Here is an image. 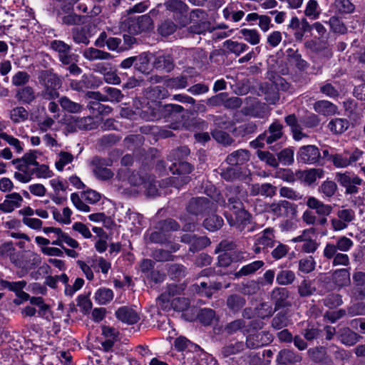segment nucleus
I'll return each instance as SVG.
<instances>
[{
  "instance_id": "nucleus-1",
  "label": "nucleus",
  "mask_w": 365,
  "mask_h": 365,
  "mask_svg": "<svg viewBox=\"0 0 365 365\" xmlns=\"http://www.w3.org/2000/svg\"><path fill=\"white\" fill-rule=\"evenodd\" d=\"M37 80L43 88L38 93V96L47 101H53L59 97L58 89L62 86V80L52 68L38 71Z\"/></svg>"
},
{
  "instance_id": "nucleus-2",
  "label": "nucleus",
  "mask_w": 365,
  "mask_h": 365,
  "mask_svg": "<svg viewBox=\"0 0 365 365\" xmlns=\"http://www.w3.org/2000/svg\"><path fill=\"white\" fill-rule=\"evenodd\" d=\"M283 125L278 120L274 121L269 125L268 128L260 134L256 140H253L251 144L255 148H264V145H269V148L272 151H277L280 148L278 143H274L280 140L284 135Z\"/></svg>"
},
{
  "instance_id": "nucleus-3",
  "label": "nucleus",
  "mask_w": 365,
  "mask_h": 365,
  "mask_svg": "<svg viewBox=\"0 0 365 365\" xmlns=\"http://www.w3.org/2000/svg\"><path fill=\"white\" fill-rule=\"evenodd\" d=\"M242 187L240 185H230L226 188L225 199L217 200V202L223 207L228 208L233 213L245 208L241 200Z\"/></svg>"
},
{
  "instance_id": "nucleus-4",
  "label": "nucleus",
  "mask_w": 365,
  "mask_h": 365,
  "mask_svg": "<svg viewBox=\"0 0 365 365\" xmlns=\"http://www.w3.org/2000/svg\"><path fill=\"white\" fill-rule=\"evenodd\" d=\"M180 356L183 365H210V364L215 365V361L206 352L202 351L199 346L197 350L188 349L181 353Z\"/></svg>"
},
{
  "instance_id": "nucleus-5",
  "label": "nucleus",
  "mask_w": 365,
  "mask_h": 365,
  "mask_svg": "<svg viewBox=\"0 0 365 365\" xmlns=\"http://www.w3.org/2000/svg\"><path fill=\"white\" fill-rule=\"evenodd\" d=\"M185 209L189 214L198 216L212 211L215 203L206 197H195L189 200Z\"/></svg>"
},
{
  "instance_id": "nucleus-6",
  "label": "nucleus",
  "mask_w": 365,
  "mask_h": 365,
  "mask_svg": "<svg viewBox=\"0 0 365 365\" xmlns=\"http://www.w3.org/2000/svg\"><path fill=\"white\" fill-rule=\"evenodd\" d=\"M297 160L304 164H319L322 160L320 150L314 145L302 146L297 153Z\"/></svg>"
},
{
  "instance_id": "nucleus-7",
  "label": "nucleus",
  "mask_w": 365,
  "mask_h": 365,
  "mask_svg": "<svg viewBox=\"0 0 365 365\" xmlns=\"http://www.w3.org/2000/svg\"><path fill=\"white\" fill-rule=\"evenodd\" d=\"M51 48L58 53L59 61L63 65H68L73 60L78 58V56L72 53L70 45L61 40H53L50 44Z\"/></svg>"
},
{
  "instance_id": "nucleus-8",
  "label": "nucleus",
  "mask_w": 365,
  "mask_h": 365,
  "mask_svg": "<svg viewBox=\"0 0 365 365\" xmlns=\"http://www.w3.org/2000/svg\"><path fill=\"white\" fill-rule=\"evenodd\" d=\"M231 214L225 212L224 215L230 227H235L240 232H242L245 227L251 222L252 215L245 208Z\"/></svg>"
},
{
  "instance_id": "nucleus-9",
  "label": "nucleus",
  "mask_w": 365,
  "mask_h": 365,
  "mask_svg": "<svg viewBox=\"0 0 365 365\" xmlns=\"http://www.w3.org/2000/svg\"><path fill=\"white\" fill-rule=\"evenodd\" d=\"M364 155L363 151L356 149L351 153L345 152L342 154L330 155L329 160L336 168H345L359 161Z\"/></svg>"
},
{
  "instance_id": "nucleus-10",
  "label": "nucleus",
  "mask_w": 365,
  "mask_h": 365,
  "mask_svg": "<svg viewBox=\"0 0 365 365\" xmlns=\"http://www.w3.org/2000/svg\"><path fill=\"white\" fill-rule=\"evenodd\" d=\"M290 292L284 287L274 288L270 294V299L274 305V311H278L281 309H289L292 307V302L289 299Z\"/></svg>"
},
{
  "instance_id": "nucleus-11",
  "label": "nucleus",
  "mask_w": 365,
  "mask_h": 365,
  "mask_svg": "<svg viewBox=\"0 0 365 365\" xmlns=\"http://www.w3.org/2000/svg\"><path fill=\"white\" fill-rule=\"evenodd\" d=\"M353 287L350 297L355 301L365 299V272L356 271L352 274Z\"/></svg>"
},
{
  "instance_id": "nucleus-12",
  "label": "nucleus",
  "mask_w": 365,
  "mask_h": 365,
  "mask_svg": "<svg viewBox=\"0 0 365 365\" xmlns=\"http://www.w3.org/2000/svg\"><path fill=\"white\" fill-rule=\"evenodd\" d=\"M274 336L269 331H262L247 336L245 345L248 349H255L270 344Z\"/></svg>"
},
{
  "instance_id": "nucleus-13",
  "label": "nucleus",
  "mask_w": 365,
  "mask_h": 365,
  "mask_svg": "<svg viewBox=\"0 0 365 365\" xmlns=\"http://www.w3.org/2000/svg\"><path fill=\"white\" fill-rule=\"evenodd\" d=\"M323 255L327 259H333L332 265L334 267L340 265L348 266L350 264L349 256L346 254L336 252L332 243L326 244Z\"/></svg>"
},
{
  "instance_id": "nucleus-14",
  "label": "nucleus",
  "mask_w": 365,
  "mask_h": 365,
  "mask_svg": "<svg viewBox=\"0 0 365 365\" xmlns=\"http://www.w3.org/2000/svg\"><path fill=\"white\" fill-rule=\"evenodd\" d=\"M153 28V19L149 15L145 14L130 21L128 26V31L133 34H138L142 32L149 31L152 30Z\"/></svg>"
},
{
  "instance_id": "nucleus-15",
  "label": "nucleus",
  "mask_w": 365,
  "mask_h": 365,
  "mask_svg": "<svg viewBox=\"0 0 365 365\" xmlns=\"http://www.w3.org/2000/svg\"><path fill=\"white\" fill-rule=\"evenodd\" d=\"M336 179L341 186L346 187V192L348 194L356 193L358 188L356 185H361L362 182L358 176H351L346 173H337Z\"/></svg>"
},
{
  "instance_id": "nucleus-16",
  "label": "nucleus",
  "mask_w": 365,
  "mask_h": 365,
  "mask_svg": "<svg viewBox=\"0 0 365 365\" xmlns=\"http://www.w3.org/2000/svg\"><path fill=\"white\" fill-rule=\"evenodd\" d=\"M269 211L277 216L287 217L293 215L296 212L294 205L287 200L270 204Z\"/></svg>"
},
{
  "instance_id": "nucleus-17",
  "label": "nucleus",
  "mask_w": 365,
  "mask_h": 365,
  "mask_svg": "<svg viewBox=\"0 0 365 365\" xmlns=\"http://www.w3.org/2000/svg\"><path fill=\"white\" fill-rule=\"evenodd\" d=\"M324 172L321 168H311L305 170H297L296 176L307 185H312L317 179L322 178Z\"/></svg>"
},
{
  "instance_id": "nucleus-18",
  "label": "nucleus",
  "mask_w": 365,
  "mask_h": 365,
  "mask_svg": "<svg viewBox=\"0 0 365 365\" xmlns=\"http://www.w3.org/2000/svg\"><path fill=\"white\" fill-rule=\"evenodd\" d=\"M302 360V356L299 354L289 349L279 351L276 359L277 363L279 365H294L300 363Z\"/></svg>"
},
{
  "instance_id": "nucleus-19",
  "label": "nucleus",
  "mask_w": 365,
  "mask_h": 365,
  "mask_svg": "<svg viewBox=\"0 0 365 365\" xmlns=\"http://www.w3.org/2000/svg\"><path fill=\"white\" fill-rule=\"evenodd\" d=\"M277 187L270 183L252 184L250 192L252 196L261 195L266 197H272L276 195Z\"/></svg>"
},
{
  "instance_id": "nucleus-20",
  "label": "nucleus",
  "mask_w": 365,
  "mask_h": 365,
  "mask_svg": "<svg viewBox=\"0 0 365 365\" xmlns=\"http://www.w3.org/2000/svg\"><path fill=\"white\" fill-rule=\"evenodd\" d=\"M116 317L123 323L128 324H136L140 320L138 313L128 307H121L115 312Z\"/></svg>"
},
{
  "instance_id": "nucleus-21",
  "label": "nucleus",
  "mask_w": 365,
  "mask_h": 365,
  "mask_svg": "<svg viewBox=\"0 0 365 365\" xmlns=\"http://www.w3.org/2000/svg\"><path fill=\"white\" fill-rule=\"evenodd\" d=\"M250 153L246 149H239L229 154L225 161L231 166L242 165L250 160Z\"/></svg>"
},
{
  "instance_id": "nucleus-22",
  "label": "nucleus",
  "mask_w": 365,
  "mask_h": 365,
  "mask_svg": "<svg viewBox=\"0 0 365 365\" xmlns=\"http://www.w3.org/2000/svg\"><path fill=\"white\" fill-rule=\"evenodd\" d=\"M290 317L289 309H282L272 318L271 327L276 330L284 329L291 324Z\"/></svg>"
},
{
  "instance_id": "nucleus-23",
  "label": "nucleus",
  "mask_w": 365,
  "mask_h": 365,
  "mask_svg": "<svg viewBox=\"0 0 365 365\" xmlns=\"http://www.w3.org/2000/svg\"><path fill=\"white\" fill-rule=\"evenodd\" d=\"M306 205L309 209L315 210L317 214L324 217L328 216L332 210V207L331 205L324 204L323 202L313 196L307 197Z\"/></svg>"
},
{
  "instance_id": "nucleus-24",
  "label": "nucleus",
  "mask_w": 365,
  "mask_h": 365,
  "mask_svg": "<svg viewBox=\"0 0 365 365\" xmlns=\"http://www.w3.org/2000/svg\"><path fill=\"white\" fill-rule=\"evenodd\" d=\"M22 197L17 192H13L6 196V200L0 204V210L4 212H11L16 207L21 206Z\"/></svg>"
},
{
  "instance_id": "nucleus-25",
  "label": "nucleus",
  "mask_w": 365,
  "mask_h": 365,
  "mask_svg": "<svg viewBox=\"0 0 365 365\" xmlns=\"http://www.w3.org/2000/svg\"><path fill=\"white\" fill-rule=\"evenodd\" d=\"M332 282L339 288L349 286L351 283L350 272L348 269H339L331 274Z\"/></svg>"
},
{
  "instance_id": "nucleus-26",
  "label": "nucleus",
  "mask_w": 365,
  "mask_h": 365,
  "mask_svg": "<svg viewBox=\"0 0 365 365\" xmlns=\"http://www.w3.org/2000/svg\"><path fill=\"white\" fill-rule=\"evenodd\" d=\"M164 6L167 11H169L175 15L186 16L188 11V6L181 0H168L164 3Z\"/></svg>"
},
{
  "instance_id": "nucleus-27",
  "label": "nucleus",
  "mask_w": 365,
  "mask_h": 365,
  "mask_svg": "<svg viewBox=\"0 0 365 365\" xmlns=\"http://www.w3.org/2000/svg\"><path fill=\"white\" fill-rule=\"evenodd\" d=\"M284 121L289 127L291 128V131L293 135V138L295 140H300L304 137H307V135L302 132L301 125L297 118L295 114H290L284 118Z\"/></svg>"
},
{
  "instance_id": "nucleus-28",
  "label": "nucleus",
  "mask_w": 365,
  "mask_h": 365,
  "mask_svg": "<svg viewBox=\"0 0 365 365\" xmlns=\"http://www.w3.org/2000/svg\"><path fill=\"white\" fill-rule=\"evenodd\" d=\"M314 110L323 115H333L337 113V106L329 101H318L314 104Z\"/></svg>"
},
{
  "instance_id": "nucleus-29",
  "label": "nucleus",
  "mask_w": 365,
  "mask_h": 365,
  "mask_svg": "<svg viewBox=\"0 0 365 365\" xmlns=\"http://www.w3.org/2000/svg\"><path fill=\"white\" fill-rule=\"evenodd\" d=\"M349 121L346 118H335L331 119L327 128L334 135H340L344 133L349 128Z\"/></svg>"
},
{
  "instance_id": "nucleus-30",
  "label": "nucleus",
  "mask_w": 365,
  "mask_h": 365,
  "mask_svg": "<svg viewBox=\"0 0 365 365\" xmlns=\"http://www.w3.org/2000/svg\"><path fill=\"white\" fill-rule=\"evenodd\" d=\"M362 337L351 330L349 328H344L339 332V341L346 346H353L356 344Z\"/></svg>"
},
{
  "instance_id": "nucleus-31",
  "label": "nucleus",
  "mask_w": 365,
  "mask_h": 365,
  "mask_svg": "<svg viewBox=\"0 0 365 365\" xmlns=\"http://www.w3.org/2000/svg\"><path fill=\"white\" fill-rule=\"evenodd\" d=\"M197 319L203 326H210L213 322H217L219 317L215 310L210 308H204L199 310Z\"/></svg>"
},
{
  "instance_id": "nucleus-32",
  "label": "nucleus",
  "mask_w": 365,
  "mask_h": 365,
  "mask_svg": "<svg viewBox=\"0 0 365 365\" xmlns=\"http://www.w3.org/2000/svg\"><path fill=\"white\" fill-rule=\"evenodd\" d=\"M150 61L149 53L145 52L141 53L138 56H135L134 68L142 73L148 74L151 71Z\"/></svg>"
},
{
  "instance_id": "nucleus-33",
  "label": "nucleus",
  "mask_w": 365,
  "mask_h": 365,
  "mask_svg": "<svg viewBox=\"0 0 365 365\" xmlns=\"http://www.w3.org/2000/svg\"><path fill=\"white\" fill-rule=\"evenodd\" d=\"M153 67L157 70L169 73L175 67L173 58L170 55L159 56L153 61Z\"/></svg>"
},
{
  "instance_id": "nucleus-34",
  "label": "nucleus",
  "mask_w": 365,
  "mask_h": 365,
  "mask_svg": "<svg viewBox=\"0 0 365 365\" xmlns=\"http://www.w3.org/2000/svg\"><path fill=\"white\" fill-rule=\"evenodd\" d=\"M83 56L90 61L108 60L113 58L110 53L93 47L86 48L83 52Z\"/></svg>"
},
{
  "instance_id": "nucleus-35",
  "label": "nucleus",
  "mask_w": 365,
  "mask_h": 365,
  "mask_svg": "<svg viewBox=\"0 0 365 365\" xmlns=\"http://www.w3.org/2000/svg\"><path fill=\"white\" fill-rule=\"evenodd\" d=\"M224 225L223 218L216 214L208 215L202 222V226L210 232L219 230Z\"/></svg>"
},
{
  "instance_id": "nucleus-36",
  "label": "nucleus",
  "mask_w": 365,
  "mask_h": 365,
  "mask_svg": "<svg viewBox=\"0 0 365 365\" xmlns=\"http://www.w3.org/2000/svg\"><path fill=\"white\" fill-rule=\"evenodd\" d=\"M36 150H31L29 153L24 154L22 157L23 164H19L16 166V169L24 173H28L31 171L29 167L31 165H38V163L36 161Z\"/></svg>"
},
{
  "instance_id": "nucleus-37",
  "label": "nucleus",
  "mask_w": 365,
  "mask_h": 365,
  "mask_svg": "<svg viewBox=\"0 0 365 365\" xmlns=\"http://www.w3.org/2000/svg\"><path fill=\"white\" fill-rule=\"evenodd\" d=\"M145 96L155 103L157 101L166 98L168 96V91L160 86L150 87L145 90Z\"/></svg>"
},
{
  "instance_id": "nucleus-38",
  "label": "nucleus",
  "mask_w": 365,
  "mask_h": 365,
  "mask_svg": "<svg viewBox=\"0 0 365 365\" xmlns=\"http://www.w3.org/2000/svg\"><path fill=\"white\" fill-rule=\"evenodd\" d=\"M192 25L187 28V31L189 34H205L206 31L211 32L214 30V28H212L211 24L209 21H191Z\"/></svg>"
},
{
  "instance_id": "nucleus-39",
  "label": "nucleus",
  "mask_w": 365,
  "mask_h": 365,
  "mask_svg": "<svg viewBox=\"0 0 365 365\" xmlns=\"http://www.w3.org/2000/svg\"><path fill=\"white\" fill-rule=\"evenodd\" d=\"M246 304L245 299L237 294H230L226 300L227 308L233 313L238 312Z\"/></svg>"
},
{
  "instance_id": "nucleus-40",
  "label": "nucleus",
  "mask_w": 365,
  "mask_h": 365,
  "mask_svg": "<svg viewBox=\"0 0 365 365\" xmlns=\"http://www.w3.org/2000/svg\"><path fill=\"white\" fill-rule=\"evenodd\" d=\"M161 118L170 119L175 116L176 114L181 113L184 111V108L178 104L169 103L161 105Z\"/></svg>"
},
{
  "instance_id": "nucleus-41",
  "label": "nucleus",
  "mask_w": 365,
  "mask_h": 365,
  "mask_svg": "<svg viewBox=\"0 0 365 365\" xmlns=\"http://www.w3.org/2000/svg\"><path fill=\"white\" fill-rule=\"evenodd\" d=\"M16 98L24 103L30 104L36 98L34 88L30 86H24L16 91Z\"/></svg>"
},
{
  "instance_id": "nucleus-42",
  "label": "nucleus",
  "mask_w": 365,
  "mask_h": 365,
  "mask_svg": "<svg viewBox=\"0 0 365 365\" xmlns=\"http://www.w3.org/2000/svg\"><path fill=\"white\" fill-rule=\"evenodd\" d=\"M264 264L262 260H257L250 263L247 265L243 266L235 275L236 277H240L242 276H247L255 273L258 269L263 267Z\"/></svg>"
},
{
  "instance_id": "nucleus-43",
  "label": "nucleus",
  "mask_w": 365,
  "mask_h": 365,
  "mask_svg": "<svg viewBox=\"0 0 365 365\" xmlns=\"http://www.w3.org/2000/svg\"><path fill=\"white\" fill-rule=\"evenodd\" d=\"M247 324L244 319H237L227 323L223 327V331L227 335H232L238 331L245 330Z\"/></svg>"
},
{
  "instance_id": "nucleus-44",
  "label": "nucleus",
  "mask_w": 365,
  "mask_h": 365,
  "mask_svg": "<svg viewBox=\"0 0 365 365\" xmlns=\"http://www.w3.org/2000/svg\"><path fill=\"white\" fill-rule=\"evenodd\" d=\"M160 102L158 101L155 103V107H145L143 110V117L147 120H156L161 119Z\"/></svg>"
},
{
  "instance_id": "nucleus-45",
  "label": "nucleus",
  "mask_w": 365,
  "mask_h": 365,
  "mask_svg": "<svg viewBox=\"0 0 365 365\" xmlns=\"http://www.w3.org/2000/svg\"><path fill=\"white\" fill-rule=\"evenodd\" d=\"M73 123L75 126L81 130H93L97 127V123L93 118L91 116L73 118Z\"/></svg>"
},
{
  "instance_id": "nucleus-46",
  "label": "nucleus",
  "mask_w": 365,
  "mask_h": 365,
  "mask_svg": "<svg viewBox=\"0 0 365 365\" xmlns=\"http://www.w3.org/2000/svg\"><path fill=\"white\" fill-rule=\"evenodd\" d=\"M287 58L289 61L297 67L299 70H304L308 67V63L306 61L302 58V56L297 51L289 49L287 51Z\"/></svg>"
},
{
  "instance_id": "nucleus-47",
  "label": "nucleus",
  "mask_w": 365,
  "mask_h": 365,
  "mask_svg": "<svg viewBox=\"0 0 365 365\" xmlns=\"http://www.w3.org/2000/svg\"><path fill=\"white\" fill-rule=\"evenodd\" d=\"M150 174L143 170L133 171L128 177V182L133 186L144 185Z\"/></svg>"
},
{
  "instance_id": "nucleus-48",
  "label": "nucleus",
  "mask_w": 365,
  "mask_h": 365,
  "mask_svg": "<svg viewBox=\"0 0 365 365\" xmlns=\"http://www.w3.org/2000/svg\"><path fill=\"white\" fill-rule=\"evenodd\" d=\"M58 102L62 108L68 113H80L83 109L82 105L72 101L66 96L61 97Z\"/></svg>"
},
{
  "instance_id": "nucleus-49",
  "label": "nucleus",
  "mask_w": 365,
  "mask_h": 365,
  "mask_svg": "<svg viewBox=\"0 0 365 365\" xmlns=\"http://www.w3.org/2000/svg\"><path fill=\"white\" fill-rule=\"evenodd\" d=\"M156 229L165 232L166 234L171 231H178L180 229V224L172 218L159 221L156 225Z\"/></svg>"
},
{
  "instance_id": "nucleus-50",
  "label": "nucleus",
  "mask_w": 365,
  "mask_h": 365,
  "mask_svg": "<svg viewBox=\"0 0 365 365\" xmlns=\"http://www.w3.org/2000/svg\"><path fill=\"white\" fill-rule=\"evenodd\" d=\"M61 23L66 26H76L84 23L85 16L78 15L74 11L67 14L58 19Z\"/></svg>"
},
{
  "instance_id": "nucleus-51",
  "label": "nucleus",
  "mask_w": 365,
  "mask_h": 365,
  "mask_svg": "<svg viewBox=\"0 0 365 365\" xmlns=\"http://www.w3.org/2000/svg\"><path fill=\"white\" fill-rule=\"evenodd\" d=\"M145 194L149 197H155L158 195V182L155 180V176L150 174L144 185Z\"/></svg>"
},
{
  "instance_id": "nucleus-52",
  "label": "nucleus",
  "mask_w": 365,
  "mask_h": 365,
  "mask_svg": "<svg viewBox=\"0 0 365 365\" xmlns=\"http://www.w3.org/2000/svg\"><path fill=\"white\" fill-rule=\"evenodd\" d=\"M169 169L173 174H175V171H177L180 175H187L193 170L194 167L187 162L180 161L178 163H173V165L170 166Z\"/></svg>"
},
{
  "instance_id": "nucleus-53",
  "label": "nucleus",
  "mask_w": 365,
  "mask_h": 365,
  "mask_svg": "<svg viewBox=\"0 0 365 365\" xmlns=\"http://www.w3.org/2000/svg\"><path fill=\"white\" fill-rule=\"evenodd\" d=\"M219 174L222 178L228 182H232L240 178L241 172L232 166L220 168Z\"/></svg>"
},
{
  "instance_id": "nucleus-54",
  "label": "nucleus",
  "mask_w": 365,
  "mask_h": 365,
  "mask_svg": "<svg viewBox=\"0 0 365 365\" xmlns=\"http://www.w3.org/2000/svg\"><path fill=\"white\" fill-rule=\"evenodd\" d=\"M113 298V292L110 289L100 288L95 294V299L99 304H106Z\"/></svg>"
},
{
  "instance_id": "nucleus-55",
  "label": "nucleus",
  "mask_w": 365,
  "mask_h": 365,
  "mask_svg": "<svg viewBox=\"0 0 365 365\" xmlns=\"http://www.w3.org/2000/svg\"><path fill=\"white\" fill-rule=\"evenodd\" d=\"M184 290L182 285L175 284H169L166 290L161 294L159 299L163 302L169 301L170 297L180 294Z\"/></svg>"
},
{
  "instance_id": "nucleus-56",
  "label": "nucleus",
  "mask_w": 365,
  "mask_h": 365,
  "mask_svg": "<svg viewBox=\"0 0 365 365\" xmlns=\"http://www.w3.org/2000/svg\"><path fill=\"white\" fill-rule=\"evenodd\" d=\"M212 138L219 143L223 145L224 146L231 145L235 140L230 135L229 133L220 130H215L212 133Z\"/></svg>"
},
{
  "instance_id": "nucleus-57",
  "label": "nucleus",
  "mask_w": 365,
  "mask_h": 365,
  "mask_svg": "<svg viewBox=\"0 0 365 365\" xmlns=\"http://www.w3.org/2000/svg\"><path fill=\"white\" fill-rule=\"evenodd\" d=\"M210 243L211 242L207 237H197L195 235L192 245L190 246L189 251L193 253L198 252L209 246Z\"/></svg>"
},
{
  "instance_id": "nucleus-58",
  "label": "nucleus",
  "mask_w": 365,
  "mask_h": 365,
  "mask_svg": "<svg viewBox=\"0 0 365 365\" xmlns=\"http://www.w3.org/2000/svg\"><path fill=\"white\" fill-rule=\"evenodd\" d=\"M173 345L175 349L181 353L185 351V350H187L188 349H198L197 345L192 344L184 336H179L176 338L174 341Z\"/></svg>"
},
{
  "instance_id": "nucleus-59",
  "label": "nucleus",
  "mask_w": 365,
  "mask_h": 365,
  "mask_svg": "<svg viewBox=\"0 0 365 365\" xmlns=\"http://www.w3.org/2000/svg\"><path fill=\"white\" fill-rule=\"evenodd\" d=\"M177 29V25L170 19H166L160 23L158 27V32L163 36L173 34Z\"/></svg>"
},
{
  "instance_id": "nucleus-60",
  "label": "nucleus",
  "mask_w": 365,
  "mask_h": 365,
  "mask_svg": "<svg viewBox=\"0 0 365 365\" xmlns=\"http://www.w3.org/2000/svg\"><path fill=\"white\" fill-rule=\"evenodd\" d=\"M70 88L78 92H84L91 88V82L88 78L84 75L81 80H71L69 83Z\"/></svg>"
},
{
  "instance_id": "nucleus-61",
  "label": "nucleus",
  "mask_w": 365,
  "mask_h": 365,
  "mask_svg": "<svg viewBox=\"0 0 365 365\" xmlns=\"http://www.w3.org/2000/svg\"><path fill=\"white\" fill-rule=\"evenodd\" d=\"M274 229L266 228L262 232V235L257 239V243L265 247H272L274 244Z\"/></svg>"
},
{
  "instance_id": "nucleus-62",
  "label": "nucleus",
  "mask_w": 365,
  "mask_h": 365,
  "mask_svg": "<svg viewBox=\"0 0 365 365\" xmlns=\"http://www.w3.org/2000/svg\"><path fill=\"white\" fill-rule=\"evenodd\" d=\"M29 112L22 106L14 108L10 111V118L15 123H18L28 119Z\"/></svg>"
},
{
  "instance_id": "nucleus-63",
  "label": "nucleus",
  "mask_w": 365,
  "mask_h": 365,
  "mask_svg": "<svg viewBox=\"0 0 365 365\" xmlns=\"http://www.w3.org/2000/svg\"><path fill=\"white\" fill-rule=\"evenodd\" d=\"M245 344L242 341L229 344L222 348L221 353L225 357L236 354L244 350Z\"/></svg>"
},
{
  "instance_id": "nucleus-64",
  "label": "nucleus",
  "mask_w": 365,
  "mask_h": 365,
  "mask_svg": "<svg viewBox=\"0 0 365 365\" xmlns=\"http://www.w3.org/2000/svg\"><path fill=\"white\" fill-rule=\"evenodd\" d=\"M336 190L337 185L336 182L331 180H326L323 182L318 188V191L327 197L334 196Z\"/></svg>"
}]
</instances>
